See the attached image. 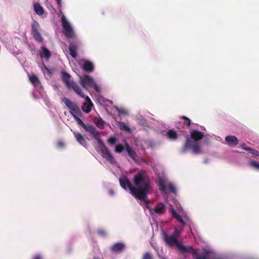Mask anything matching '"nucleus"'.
<instances>
[{
    "label": "nucleus",
    "instance_id": "09e8293b",
    "mask_svg": "<svg viewBox=\"0 0 259 259\" xmlns=\"http://www.w3.org/2000/svg\"><path fill=\"white\" fill-rule=\"evenodd\" d=\"M74 117L76 121H78V119H80L78 117L74 115Z\"/></svg>",
    "mask_w": 259,
    "mask_h": 259
},
{
    "label": "nucleus",
    "instance_id": "2eb2a0df",
    "mask_svg": "<svg viewBox=\"0 0 259 259\" xmlns=\"http://www.w3.org/2000/svg\"><path fill=\"white\" fill-rule=\"evenodd\" d=\"M154 211L156 213H163L165 211V206L162 203H158L153 209H150V211Z\"/></svg>",
    "mask_w": 259,
    "mask_h": 259
},
{
    "label": "nucleus",
    "instance_id": "c9c22d12",
    "mask_svg": "<svg viewBox=\"0 0 259 259\" xmlns=\"http://www.w3.org/2000/svg\"><path fill=\"white\" fill-rule=\"evenodd\" d=\"M249 152L250 154H253L255 156H258L259 155V152L254 149L250 148L249 149Z\"/></svg>",
    "mask_w": 259,
    "mask_h": 259
},
{
    "label": "nucleus",
    "instance_id": "7c9ffc66",
    "mask_svg": "<svg viewBox=\"0 0 259 259\" xmlns=\"http://www.w3.org/2000/svg\"><path fill=\"white\" fill-rule=\"evenodd\" d=\"M124 149L123 145L122 144H117L115 149V152L116 153H120Z\"/></svg>",
    "mask_w": 259,
    "mask_h": 259
},
{
    "label": "nucleus",
    "instance_id": "b1692460",
    "mask_svg": "<svg viewBox=\"0 0 259 259\" xmlns=\"http://www.w3.org/2000/svg\"><path fill=\"white\" fill-rule=\"evenodd\" d=\"M167 136L169 139L172 140H176L178 138V134L174 130H169L167 133Z\"/></svg>",
    "mask_w": 259,
    "mask_h": 259
},
{
    "label": "nucleus",
    "instance_id": "79ce46f5",
    "mask_svg": "<svg viewBox=\"0 0 259 259\" xmlns=\"http://www.w3.org/2000/svg\"><path fill=\"white\" fill-rule=\"evenodd\" d=\"M83 98H85V101H86V102L85 103H92L89 96H84V97Z\"/></svg>",
    "mask_w": 259,
    "mask_h": 259
},
{
    "label": "nucleus",
    "instance_id": "f3484780",
    "mask_svg": "<svg viewBox=\"0 0 259 259\" xmlns=\"http://www.w3.org/2000/svg\"><path fill=\"white\" fill-rule=\"evenodd\" d=\"M131 158H132L136 162L141 163V162H145L144 158L139 157L137 153L131 148Z\"/></svg>",
    "mask_w": 259,
    "mask_h": 259
},
{
    "label": "nucleus",
    "instance_id": "49530a36",
    "mask_svg": "<svg viewBox=\"0 0 259 259\" xmlns=\"http://www.w3.org/2000/svg\"><path fill=\"white\" fill-rule=\"evenodd\" d=\"M109 193H110V195H113L114 193V192L113 190H110L109 191Z\"/></svg>",
    "mask_w": 259,
    "mask_h": 259
},
{
    "label": "nucleus",
    "instance_id": "c756f323",
    "mask_svg": "<svg viewBox=\"0 0 259 259\" xmlns=\"http://www.w3.org/2000/svg\"><path fill=\"white\" fill-rule=\"evenodd\" d=\"M119 128L121 130H124L127 132H130V127L126 125L124 122L120 123Z\"/></svg>",
    "mask_w": 259,
    "mask_h": 259
},
{
    "label": "nucleus",
    "instance_id": "f704fd0d",
    "mask_svg": "<svg viewBox=\"0 0 259 259\" xmlns=\"http://www.w3.org/2000/svg\"><path fill=\"white\" fill-rule=\"evenodd\" d=\"M74 113L76 114H79L80 113V110L79 108L75 105L72 108V109H70Z\"/></svg>",
    "mask_w": 259,
    "mask_h": 259
},
{
    "label": "nucleus",
    "instance_id": "39448f33",
    "mask_svg": "<svg viewBox=\"0 0 259 259\" xmlns=\"http://www.w3.org/2000/svg\"><path fill=\"white\" fill-rule=\"evenodd\" d=\"M162 236L163 240L167 245L169 246H173L176 245L177 247L183 252H186L188 247L185 246L179 242L175 237H174L171 235L168 236L166 232L162 231Z\"/></svg>",
    "mask_w": 259,
    "mask_h": 259
},
{
    "label": "nucleus",
    "instance_id": "4468645a",
    "mask_svg": "<svg viewBox=\"0 0 259 259\" xmlns=\"http://www.w3.org/2000/svg\"><path fill=\"white\" fill-rule=\"evenodd\" d=\"M225 140L229 146H236L239 141L237 138L234 136H227L225 137Z\"/></svg>",
    "mask_w": 259,
    "mask_h": 259
},
{
    "label": "nucleus",
    "instance_id": "c85d7f7f",
    "mask_svg": "<svg viewBox=\"0 0 259 259\" xmlns=\"http://www.w3.org/2000/svg\"><path fill=\"white\" fill-rule=\"evenodd\" d=\"M181 119H184L183 125L189 127L191 124V120L185 116H183L180 117Z\"/></svg>",
    "mask_w": 259,
    "mask_h": 259
},
{
    "label": "nucleus",
    "instance_id": "412c9836",
    "mask_svg": "<svg viewBox=\"0 0 259 259\" xmlns=\"http://www.w3.org/2000/svg\"><path fill=\"white\" fill-rule=\"evenodd\" d=\"M93 106L92 103H84L81 106V109L84 112L89 113L91 111Z\"/></svg>",
    "mask_w": 259,
    "mask_h": 259
},
{
    "label": "nucleus",
    "instance_id": "c03bdc74",
    "mask_svg": "<svg viewBox=\"0 0 259 259\" xmlns=\"http://www.w3.org/2000/svg\"><path fill=\"white\" fill-rule=\"evenodd\" d=\"M118 111H119V113H122V114H126L127 113V112L124 109H119Z\"/></svg>",
    "mask_w": 259,
    "mask_h": 259
},
{
    "label": "nucleus",
    "instance_id": "ea45409f",
    "mask_svg": "<svg viewBox=\"0 0 259 259\" xmlns=\"http://www.w3.org/2000/svg\"><path fill=\"white\" fill-rule=\"evenodd\" d=\"M57 146L60 148L63 147L64 146V144L63 142L59 141L57 143Z\"/></svg>",
    "mask_w": 259,
    "mask_h": 259
},
{
    "label": "nucleus",
    "instance_id": "cd10ccee",
    "mask_svg": "<svg viewBox=\"0 0 259 259\" xmlns=\"http://www.w3.org/2000/svg\"><path fill=\"white\" fill-rule=\"evenodd\" d=\"M249 165L251 167L255 169L259 170V163L256 161L251 160L249 161Z\"/></svg>",
    "mask_w": 259,
    "mask_h": 259
},
{
    "label": "nucleus",
    "instance_id": "6e6552de",
    "mask_svg": "<svg viewBox=\"0 0 259 259\" xmlns=\"http://www.w3.org/2000/svg\"><path fill=\"white\" fill-rule=\"evenodd\" d=\"M79 83L83 88L88 89L93 87L94 83L93 78L89 75H84L82 76H79Z\"/></svg>",
    "mask_w": 259,
    "mask_h": 259
},
{
    "label": "nucleus",
    "instance_id": "a19ab883",
    "mask_svg": "<svg viewBox=\"0 0 259 259\" xmlns=\"http://www.w3.org/2000/svg\"><path fill=\"white\" fill-rule=\"evenodd\" d=\"M93 87H94V89L96 91H97V92L99 91V88L96 82H94V83L93 84Z\"/></svg>",
    "mask_w": 259,
    "mask_h": 259
},
{
    "label": "nucleus",
    "instance_id": "20e7f679",
    "mask_svg": "<svg viewBox=\"0 0 259 259\" xmlns=\"http://www.w3.org/2000/svg\"><path fill=\"white\" fill-rule=\"evenodd\" d=\"M63 82L69 90L72 89L78 95L84 97V94L77 83L73 80H70L71 75L65 71L61 72Z\"/></svg>",
    "mask_w": 259,
    "mask_h": 259
},
{
    "label": "nucleus",
    "instance_id": "aec40b11",
    "mask_svg": "<svg viewBox=\"0 0 259 259\" xmlns=\"http://www.w3.org/2000/svg\"><path fill=\"white\" fill-rule=\"evenodd\" d=\"M41 50L42 51L39 53L41 57H46L47 58H49L51 57V52L47 48L42 47Z\"/></svg>",
    "mask_w": 259,
    "mask_h": 259
},
{
    "label": "nucleus",
    "instance_id": "0eeeda50",
    "mask_svg": "<svg viewBox=\"0 0 259 259\" xmlns=\"http://www.w3.org/2000/svg\"><path fill=\"white\" fill-rule=\"evenodd\" d=\"M62 24L63 28V33L66 36L67 38H74L75 37V34L73 32V28L64 16L62 18Z\"/></svg>",
    "mask_w": 259,
    "mask_h": 259
},
{
    "label": "nucleus",
    "instance_id": "9b49d317",
    "mask_svg": "<svg viewBox=\"0 0 259 259\" xmlns=\"http://www.w3.org/2000/svg\"><path fill=\"white\" fill-rule=\"evenodd\" d=\"M69 50L70 52V54L72 57L73 58H76L77 57V52L78 50L77 45L74 42H70L69 46Z\"/></svg>",
    "mask_w": 259,
    "mask_h": 259
},
{
    "label": "nucleus",
    "instance_id": "4be33fe9",
    "mask_svg": "<svg viewBox=\"0 0 259 259\" xmlns=\"http://www.w3.org/2000/svg\"><path fill=\"white\" fill-rule=\"evenodd\" d=\"M62 100L65 105L70 109H72V108L74 107V105H75V104L73 103L70 99L66 97H64Z\"/></svg>",
    "mask_w": 259,
    "mask_h": 259
},
{
    "label": "nucleus",
    "instance_id": "a211bd4d",
    "mask_svg": "<svg viewBox=\"0 0 259 259\" xmlns=\"http://www.w3.org/2000/svg\"><path fill=\"white\" fill-rule=\"evenodd\" d=\"M34 10L35 13L39 16H41L44 13V10L42 7L38 2H36L33 5Z\"/></svg>",
    "mask_w": 259,
    "mask_h": 259
},
{
    "label": "nucleus",
    "instance_id": "72a5a7b5",
    "mask_svg": "<svg viewBox=\"0 0 259 259\" xmlns=\"http://www.w3.org/2000/svg\"><path fill=\"white\" fill-rule=\"evenodd\" d=\"M167 187L169 188L170 191L173 193H176L177 190L175 186L172 184H169L167 185Z\"/></svg>",
    "mask_w": 259,
    "mask_h": 259
},
{
    "label": "nucleus",
    "instance_id": "423d86ee",
    "mask_svg": "<svg viewBox=\"0 0 259 259\" xmlns=\"http://www.w3.org/2000/svg\"><path fill=\"white\" fill-rule=\"evenodd\" d=\"M31 33L34 39L37 42L43 41V38L40 33V27L39 23L35 20H33L31 24Z\"/></svg>",
    "mask_w": 259,
    "mask_h": 259
},
{
    "label": "nucleus",
    "instance_id": "dca6fc26",
    "mask_svg": "<svg viewBox=\"0 0 259 259\" xmlns=\"http://www.w3.org/2000/svg\"><path fill=\"white\" fill-rule=\"evenodd\" d=\"M170 212L172 214V216L175 219H177L178 221L183 226L186 225L185 221L182 219V217L178 213L175 209L173 208L171 209Z\"/></svg>",
    "mask_w": 259,
    "mask_h": 259
},
{
    "label": "nucleus",
    "instance_id": "5701e85b",
    "mask_svg": "<svg viewBox=\"0 0 259 259\" xmlns=\"http://www.w3.org/2000/svg\"><path fill=\"white\" fill-rule=\"evenodd\" d=\"M30 82L34 85L36 86L40 83L38 77L35 74H32L29 77Z\"/></svg>",
    "mask_w": 259,
    "mask_h": 259
},
{
    "label": "nucleus",
    "instance_id": "f257e3e1",
    "mask_svg": "<svg viewBox=\"0 0 259 259\" xmlns=\"http://www.w3.org/2000/svg\"><path fill=\"white\" fill-rule=\"evenodd\" d=\"M135 187L131 184V193L137 199L144 202L147 205L150 203L148 194L152 193L153 190L147 173L139 171L134 177Z\"/></svg>",
    "mask_w": 259,
    "mask_h": 259
},
{
    "label": "nucleus",
    "instance_id": "a18cd8bd",
    "mask_svg": "<svg viewBox=\"0 0 259 259\" xmlns=\"http://www.w3.org/2000/svg\"><path fill=\"white\" fill-rule=\"evenodd\" d=\"M33 259H42L41 257L39 255H36L34 256Z\"/></svg>",
    "mask_w": 259,
    "mask_h": 259
},
{
    "label": "nucleus",
    "instance_id": "4c0bfd02",
    "mask_svg": "<svg viewBox=\"0 0 259 259\" xmlns=\"http://www.w3.org/2000/svg\"><path fill=\"white\" fill-rule=\"evenodd\" d=\"M240 146L244 150H247L248 151H249V149L250 148V147H247L245 143L240 144Z\"/></svg>",
    "mask_w": 259,
    "mask_h": 259
},
{
    "label": "nucleus",
    "instance_id": "2f4dec72",
    "mask_svg": "<svg viewBox=\"0 0 259 259\" xmlns=\"http://www.w3.org/2000/svg\"><path fill=\"white\" fill-rule=\"evenodd\" d=\"M117 139L115 137H111L108 140V142L110 145L115 144L117 142Z\"/></svg>",
    "mask_w": 259,
    "mask_h": 259
},
{
    "label": "nucleus",
    "instance_id": "393cba45",
    "mask_svg": "<svg viewBox=\"0 0 259 259\" xmlns=\"http://www.w3.org/2000/svg\"><path fill=\"white\" fill-rule=\"evenodd\" d=\"M159 189L162 192H165L166 189L165 180L163 179H160L158 182Z\"/></svg>",
    "mask_w": 259,
    "mask_h": 259
},
{
    "label": "nucleus",
    "instance_id": "7ed1b4c3",
    "mask_svg": "<svg viewBox=\"0 0 259 259\" xmlns=\"http://www.w3.org/2000/svg\"><path fill=\"white\" fill-rule=\"evenodd\" d=\"M83 128L87 132L90 133L94 138L98 142L99 144H101L100 147L101 152L102 153V156L111 163H114V158L113 156L111 154L108 149L101 140L100 133L96 130V128L93 125L91 124L85 125V127Z\"/></svg>",
    "mask_w": 259,
    "mask_h": 259
},
{
    "label": "nucleus",
    "instance_id": "1a4fd4ad",
    "mask_svg": "<svg viewBox=\"0 0 259 259\" xmlns=\"http://www.w3.org/2000/svg\"><path fill=\"white\" fill-rule=\"evenodd\" d=\"M186 252L191 253L195 259H209V256L207 252L203 254H197V251L192 247L189 246L186 249Z\"/></svg>",
    "mask_w": 259,
    "mask_h": 259
},
{
    "label": "nucleus",
    "instance_id": "f03ea898",
    "mask_svg": "<svg viewBox=\"0 0 259 259\" xmlns=\"http://www.w3.org/2000/svg\"><path fill=\"white\" fill-rule=\"evenodd\" d=\"M204 137L202 132L194 130L190 132V137L187 139L182 149V152L185 153L189 150H191L195 154L202 152L201 144L199 140Z\"/></svg>",
    "mask_w": 259,
    "mask_h": 259
},
{
    "label": "nucleus",
    "instance_id": "473e14b6",
    "mask_svg": "<svg viewBox=\"0 0 259 259\" xmlns=\"http://www.w3.org/2000/svg\"><path fill=\"white\" fill-rule=\"evenodd\" d=\"M142 259H153L152 253L147 252L143 254Z\"/></svg>",
    "mask_w": 259,
    "mask_h": 259
},
{
    "label": "nucleus",
    "instance_id": "f8f14e48",
    "mask_svg": "<svg viewBox=\"0 0 259 259\" xmlns=\"http://www.w3.org/2000/svg\"><path fill=\"white\" fill-rule=\"evenodd\" d=\"M82 68L87 72H92L94 70V65L90 61H85Z\"/></svg>",
    "mask_w": 259,
    "mask_h": 259
},
{
    "label": "nucleus",
    "instance_id": "ddd939ff",
    "mask_svg": "<svg viewBox=\"0 0 259 259\" xmlns=\"http://www.w3.org/2000/svg\"><path fill=\"white\" fill-rule=\"evenodd\" d=\"M119 183L123 189L126 190L128 188L130 189V181L127 177L125 176L121 177L119 179Z\"/></svg>",
    "mask_w": 259,
    "mask_h": 259
},
{
    "label": "nucleus",
    "instance_id": "de8ad7c7",
    "mask_svg": "<svg viewBox=\"0 0 259 259\" xmlns=\"http://www.w3.org/2000/svg\"><path fill=\"white\" fill-rule=\"evenodd\" d=\"M59 5H61V0H55Z\"/></svg>",
    "mask_w": 259,
    "mask_h": 259
},
{
    "label": "nucleus",
    "instance_id": "6ab92c4d",
    "mask_svg": "<svg viewBox=\"0 0 259 259\" xmlns=\"http://www.w3.org/2000/svg\"><path fill=\"white\" fill-rule=\"evenodd\" d=\"M74 137L76 140L81 145H83L85 144V138L81 134L79 133L74 132L73 133Z\"/></svg>",
    "mask_w": 259,
    "mask_h": 259
},
{
    "label": "nucleus",
    "instance_id": "9d476101",
    "mask_svg": "<svg viewBox=\"0 0 259 259\" xmlns=\"http://www.w3.org/2000/svg\"><path fill=\"white\" fill-rule=\"evenodd\" d=\"M125 249V244L120 242L116 243L110 247V250L113 253H121Z\"/></svg>",
    "mask_w": 259,
    "mask_h": 259
},
{
    "label": "nucleus",
    "instance_id": "e433bc0d",
    "mask_svg": "<svg viewBox=\"0 0 259 259\" xmlns=\"http://www.w3.org/2000/svg\"><path fill=\"white\" fill-rule=\"evenodd\" d=\"M98 234L102 237H105L106 235L105 231L103 229H99L97 231Z\"/></svg>",
    "mask_w": 259,
    "mask_h": 259
},
{
    "label": "nucleus",
    "instance_id": "bb28decb",
    "mask_svg": "<svg viewBox=\"0 0 259 259\" xmlns=\"http://www.w3.org/2000/svg\"><path fill=\"white\" fill-rule=\"evenodd\" d=\"M182 230L183 229H182L181 230H179L178 229L176 228L171 235L174 237H175L178 240V238L180 236L181 234Z\"/></svg>",
    "mask_w": 259,
    "mask_h": 259
},
{
    "label": "nucleus",
    "instance_id": "37998d69",
    "mask_svg": "<svg viewBox=\"0 0 259 259\" xmlns=\"http://www.w3.org/2000/svg\"><path fill=\"white\" fill-rule=\"evenodd\" d=\"M126 150L128 154L130 155V145L128 144H126Z\"/></svg>",
    "mask_w": 259,
    "mask_h": 259
},
{
    "label": "nucleus",
    "instance_id": "58836bf2",
    "mask_svg": "<svg viewBox=\"0 0 259 259\" xmlns=\"http://www.w3.org/2000/svg\"><path fill=\"white\" fill-rule=\"evenodd\" d=\"M77 123L82 126L83 128L85 127V125L86 124H84V123L80 119H78V121H77Z\"/></svg>",
    "mask_w": 259,
    "mask_h": 259
},
{
    "label": "nucleus",
    "instance_id": "a878e982",
    "mask_svg": "<svg viewBox=\"0 0 259 259\" xmlns=\"http://www.w3.org/2000/svg\"><path fill=\"white\" fill-rule=\"evenodd\" d=\"M105 121L101 118H99L96 123L97 126L100 128H103L105 125Z\"/></svg>",
    "mask_w": 259,
    "mask_h": 259
}]
</instances>
